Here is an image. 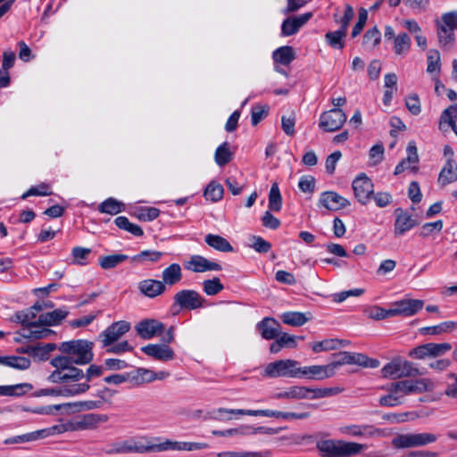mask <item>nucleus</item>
<instances>
[{"label": "nucleus", "instance_id": "obj_8", "mask_svg": "<svg viewBox=\"0 0 457 457\" xmlns=\"http://www.w3.org/2000/svg\"><path fill=\"white\" fill-rule=\"evenodd\" d=\"M90 388L89 384H65L52 388H42L35 392V396H63L71 397L86 393Z\"/></svg>", "mask_w": 457, "mask_h": 457}, {"label": "nucleus", "instance_id": "obj_52", "mask_svg": "<svg viewBox=\"0 0 457 457\" xmlns=\"http://www.w3.org/2000/svg\"><path fill=\"white\" fill-rule=\"evenodd\" d=\"M271 452L270 450H265L262 452H224L222 453H219V457H270Z\"/></svg>", "mask_w": 457, "mask_h": 457}, {"label": "nucleus", "instance_id": "obj_61", "mask_svg": "<svg viewBox=\"0 0 457 457\" xmlns=\"http://www.w3.org/2000/svg\"><path fill=\"white\" fill-rule=\"evenodd\" d=\"M457 119V104H451L442 112L440 116V126L443 123H448L451 126L453 123H456Z\"/></svg>", "mask_w": 457, "mask_h": 457}, {"label": "nucleus", "instance_id": "obj_44", "mask_svg": "<svg viewBox=\"0 0 457 457\" xmlns=\"http://www.w3.org/2000/svg\"><path fill=\"white\" fill-rule=\"evenodd\" d=\"M346 33L337 29L336 31H328L325 35V41L334 49H343L345 46V37Z\"/></svg>", "mask_w": 457, "mask_h": 457}, {"label": "nucleus", "instance_id": "obj_15", "mask_svg": "<svg viewBox=\"0 0 457 457\" xmlns=\"http://www.w3.org/2000/svg\"><path fill=\"white\" fill-rule=\"evenodd\" d=\"M141 351L160 361H169L175 358V353L171 347L165 344H149L141 348Z\"/></svg>", "mask_w": 457, "mask_h": 457}, {"label": "nucleus", "instance_id": "obj_9", "mask_svg": "<svg viewBox=\"0 0 457 457\" xmlns=\"http://www.w3.org/2000/svg\"><path fill=\"white\" fill-rule=\"evenodd\" d=\"M205 299L195 290L184 289L174 295V305L184 310H195L204 307Z\"/></svg>", "mask_w": 457, "mask_h": 457}, {"label": "nucleus", "instance_id": "obj_7", "mask_svg": "<svg viewBox=\"0 0 457 457\" xmlns=\"http://www.w3.org/2000/svg\"><path fill=\"white\" fill-rule=\"evenodd\" d=\"M432 389L429 379L420 378L416 380H400L392 383L387 390L391 393H402L403 395L411 394H422Z\"/></svg>", "mask_w": 457, "mask_h": 457}, {"label": "nucleus", "instance_id": "obj_23", "mask_svg": "<svg viewBox=\"0 0 457 457\" xmlns=\"http://www.w3.org/2000/svg\"><path fill=\"white\" fill-rule=\"evenodd\" d=\"M69 312L66 309H55L53 312L42 313L37 320V328L58 326L68 316Z\"/></svg>", "mask_w": 457, "mask_h": 457}, {"label": "nucleus", "instance_id": "obj_47", "mask_svg": "<svg viewBox=\"0 0 457 457\" xmlns=\"http://www.w3.org/2000/svg\"><path fill=\"white\" fill-rule=\"evenodd\" d=\"M129 257L126 254H111L105 255L99 259V264L104 270L113 269L118 266L120 263L129 260Z\"/></svg>", "mask_w": 457, "mask_h": 457}, {"label": "nucleus", "instance_id": "obj_29", "mask_svg": "<svg viewBox=\"0 0 457 457\" xmlns=\"http://www.w3.org/2000/svg\"><path fill=\"white\" fill-rule=\"evenodd\" d=\"M457 180V164L453 158H448L441 170L438 182L442 186L448 185Z\"/></svg>", "mask_w": 457, "mask_h": 457}, {"label": "nucleus", "instance_id": "obj_24", "mask_svg": "<svg viewBox=\"0 0 457 457\" xmlns=\"http://www.w3.org/2000/svg\"><path fill=\"white\" fill-rule=\"evenodd\" d=\"M157 452H162L167 450H178V451H195L208 447L205 443H195V442H173L166 440L163 443L157 444Z\"/></svg>", "mask_w": 457, "mask_h": 457}, {"label": "nucleus", "instance_id": "obj_14", "mask_svg": "<svg viewBox=\"0 0 457 457\" xmlns=\"http://www.w3.org/2000/svg\"><path fill=\"white\" fill-rule=\"evenodd\" d=\"M135 328L141 338L149 340L162 335L165 330V325L157 320L145 319L139 321Z\"/></svg>", "mask_w": 457, "mask_h": 457}, {"label": "nucleus", "instance_id": "obj_39", "mask_svg": "<svg viewBox=\"0 0 457 457\" xmlns=\"http://www.w3.org/2000/svg\"><path fill=\"white\" fill-rule=\"evenodd\" d=\"M114 223L119 228L128 231L135 237H142L144 235L142 228L130 222L125 216L117 217L114 220Z\"/></svg>", "mask_w": 457, "mask_h": 457}, {"label": "nucleus", "instance_id": "obj_40", "mask_svg": "<svg viewBox=\"0 0 457 457\" xmlns=\"http://www.w3.org/2000/svg\"><path fill=\"white\" fill-rule=\"evenodd\" d=\"M310 379L322 380L332 377L335 374L333 367L330 364L328 365H312L310 366L309 370Z\"/></svg>", "mask_w": 457, "mask_h": 457}, {"label": "nucleus", "instance_id": "obj_3", "mask_svg": "<svg viewBox=\"0 0 457 457\" xmlns=\"http://www.w3.org/2000/svg\"><path fill=\"white\" fill-rule=\"evenodd\" d=\"M436 27L439 46L443 48L451 47L455 41L454 31L457 29V12L444 13L441 21H436Z\"/></svg>", "mask_w": 457, "mask_h": 457}, {"label": "nucleus", "instance_id": "obj_20", "mask_svg": "<svg viewBox=\"0 0 457 457\" xmlns=\"http://www.w3.org/2000/svg\"><path fill=\"white\" fill-rule=\"evenodd\" d=\"M312 16V12H305L298 16H291L283 21L281 25V34L288 37L298 32Z\"/></svg>", "mask_w": 457, "mask_h": 457}, {"label": "nucleus", "instance_id": "obj_31", "mask_svg": "<svg viewBox=\"0 0 457 457\" xmlns=\"http://www.w3.org/2000/svg\"><path fill=\"white\" fill-rule=\"evenodd\" d=\"M182 270L179 263H172L162 270V278L164 286H173L182 279Z\"/></svg>", "mask_w": 457, "mask_h": 457}, {"label": "nucleus", "instance_id": "obj_21", "mask_svg": "<svg viewBox=\"0 0 457 457\" xmlns=\"http://www.w3.org/2000/svg\"><path fill=\"white\" fill-rule=\"evenodd\" d=\"M395 222L394 233L395 237L403 236L405 232L411 230L412 228L418 225L416 220L412 218L411 214L404 212L401 208L395 210Z\"/></svg>", "mask_w": 457, "mask_h": 457}, {"label": "nucleus", "instance_id": "obj_62", "mask_svg": "<svg viewBox=\"0 0 457 457\" xmlns=\"http://www.w3.org/2000/svg\"><path fill=\"white\" fill-rule=\"evenodd\" d=\"M269 114V106L267 105H253L252 107V125L256 126L262 119L267 117Z\"/></svg>", "mask_w": 457, "mask_h": 457}, {"label": "nucleus", "instance_id": "obj_45", "mask_svg": "<svg viewBox=\"0 0 457 457\" xmlns=\"http://www.w3.org/2000/svg\"><path fill=\"white\" fill-rule=\"evenodd\" d=\"M457 328V322L445 321L436 326L425 327L420 329L422 334L440 335L452 331Z\"/></svg>", "mask_w": 457, "mask_h": 457}, {"label": "nucleus", "instance_id": "obj_13", "mask_svg": "<svg viewBox=\"0 0 457 457\" xmlns=\"http://www.w3.org/2000/svg\"><path fill=\"white\" fill-rule=\"evenodd\" d=\"M298 365V361L294 360H279L269 363L265 368V374L270 378L289 377L295 378L294 368Z\"/></svg>", "mask_w": 457, "mask_h": 457}, {"label": "nucleus", "instance_id": "obj_18", "mask_svg": "<svg viewBox=\"0 0 457 457\" xmlns=\"http://www.w3.org/2000/svg\"><path fill=\"white\" fill-rule=\"evenodd\" d=\"M423 305L424 302L422 300L403 299L394 303L393 314L394 316L403 315L410 317L420 312Z\"/></svg>", "mask_w": 457, "mask_h": 457}, {"label": "nucleus", "instance_id": "obj_64", "mask_svg": "<svg viewBox=\"0 0 457 457\" xmlns=\"http://www.w3.org/2000/svg\"><path fill=\"white\" fill-rule=\"evenodd\" d=\"M406 108L412 115H418L421 112L420 98L417 94H411L405 99Z\"/></svg>", "mask_w": 457, "mask_h": 457}, {"label": "nucleus", "instance_id": "obj_50", "mask_svg": "<svg viewBox=\"0 0 457 457\" xmlns=\"http://www.w3.org/2000/svg\"><path fill=\"white\" fill-rule=\"evenodd\" d=\"M203 289L207 295H216L224 289V286L220 279L215 277L212 279L204 280Z\"/></svg>", "mask_w": 457, "mask_h": 457}, {"label": "nucleus", "instance_id": "obj_60", "mask_svg": "<svg viewBox=\"0 0 457 457\" xmlns=\"http://www.w3.org/2000/svg\"><path fill=\"white\" fill-rule=\"evenodd\" d=\"M233 411L231 409L219 408L207 412L206 419L215 420L219 421H227L232 419L231 414Z\"/></svg>", "mask_w": 457, "mask_h": 457}, {"label": "nucleus", "instance_id": "obj_6", "mask_svg": "<svg viewBox=\"0 0 457 457\" xmlns=\"http://www.w3.org/2000/svg\"><path fill=\"white\" fill-rule=\"evenodd\" d=\"M130 328L131 324L127 320L115 321L98 335L97 341L102 347L111 346L117 343Z\"/></svg>", "mask_w": 457, "mask_h": 457}, {"label": "nucleus", "instance_id": "obj_1", "mask_svg": "<svg viewBox=\"0 0 457 457\" xmlns=\"http://www.w3.org/2000/svg\"><path fill=\"white\" fill-rule=\"evenodd\" d=\"M93 348L94 343L86 339L65 341L58 345V350L62 354L56 356V358L67 360V364H88L94 358Z\"/></svg>", "mask_w": 457, "mask_h": 457}, {"label": "nucleus", "instance_id": "obj_16", "mask_svg": "<svg viewBox=\"0 0 457 457\" xmlns=\"http://www.w3.org/2000/svg\"><path fill=\"white\" fill-rule=\"evenodd\" d=\"M185 268L195 273L205 272L209 270L219 271L222 267L220 263L209 261L202 255H192L190 260L185 263Z\"/></svg>", "mask_w": 457, "mask_h": 457}, {"label": "nucleus", "instance_id": "obj_10", "mask_svg": "<svg viewBox=\"0 0 457 457\" xmlns=\"http://www.w3.org/2000/svg\"><path fill=\"white\" fill-rule=\"evenodd\" d=\"M346 120V115L340 108H333L321 113L319 127L326 132L340 129Z\"/></svg>", "mask_w": 457, "mask_h": 457}, {"label": "nucleus", "instance_id": "obj_5", "mask_svg": "<svg viewBox=\"0 0 457 457\" xmlns=\"http://www.w3.org/2000/svg\"><path fill=\"white\" fill-rule=\"evenodd\" d=\"M436 436L432 433H409L397 435L392 439L395 449L424 446L436 442Z\"/></svg>", "mask_w": 457, "mask_h": 457}, {"label": "nucleus", "instance_id": "obj_63", "mask_svg": "<svg viewBox=\"0 0 457 457\" xmlns=\"http://www.w3.org/2000/svg\"><path fill=\"white\" fill-rule=\"evenodd\" d=\"M108 353L121 354L126 352H132L133 346L127 341L117 342L111 346L104 347Z\"/></svg>", "mask_w": 457, "mask_h": 457}, {"label": "nucleus", "instance_id": "obj_36", "mask_svg": "<svg viewBox=\"0 0 457 457\" xmlns=\"http://www.w3.org/2000/svg\"><path fill=\"white\" fill-rule=\"evenodd\" d=\"M233 158V153L230 150V145L228 142L222 143L219 145L214 154L215 162L220 166H225Z\"/></svg>", "mask_w": 457, "mask_h": 457}, {"label": "nucleus", "instance_id": "obj_43", "mask_svg": "<svg viewBox=\"0 0 457 457\" xmlns=\"http://www.w3.org/2000/svg\"><path fill=\"white\" fill-rule=\"evenodd\" d=\"M223 194L224 188L222 185L216 181H211L204 192V196L206 200L214 203L220 201L222 198Z\"/></svg>", "mask_w": 457, "mask_h": 457}, {"label": "nucleus", "instance_id": "obj_4", "mask_svg": "<svg viewBox=\"0 0 457 457\" xmlns=\"http://www.w3.org/2000/svg\"><path fill=\"white\" fill-rule=\"evenodd\" d=\"M381 373L384 378L391 379L415 377L422 374L412 362L400 359H394L392 361L386 364L382 368Z\"/></svg>", "mask_w": 457, "mask_h": 457}, {"label": "nucleus", "instance_id": "obj_51", "mask_svg": "<svg viewBox=\"0 0 457 457\" xmlns=\"http://www.w3.org/2000/svg\"><path fill=\"white\" fill-rule=\"evenodd\" d=\"M353 364L361 367L378 368L379 361L373 358H369L367 355L359 353H352Z\"/></svg>", "mask_w": 457, "mask_h": 457}, {"label": "nucleus", "instance_id": "obj_41", "mask_svg": "<svg viewBox=\"0 0 457 457\" xmlns=\"http://www.w3.org/2000/svg\"><path fill=\"white\" fill-rule=\"evenodd\" d=\"M395 54L397 55L407 53L411 46V39L405 32L399 33L393 42Z\"/></svg>", "mask_w": 457, "mask_h": 457}, {"label": "nucleus", "instance_id": "obj_34", "mask_svg": "<svg viewBox=\"0 0 457 457\" xmlns=\"http://www.w3.org/2000/svg\"><path fill=\"white\" fill-rule=\"evenodd\" d=\"M130 373V381H133L137 385L149 383L155 380L156 378L161 379L163 378L164 374V372H161V376H157L154 371L144 368H138L137 370Z\"/></svg>", "mask_w": 457, "mask_h": 457}, {"label": "nucleus", "instance_id": "obj_28", "mask_svg": "<svg viewBox=\"0 0 457 457\" xmlns=\"http://www.w3.org/2000/svg\"><path fill=\"white\" fill-rule=\"evenodd\" d=\"M108 417L105 414L87 413L79 417L75 424L77 429H92L100 423L107 421Z\"/></svg>", "mask_w": 457, "mask_h": 457}, {"label": "nucleus", "instance_id": "obj_33", "mask_svg": "<svg viewBox=\"0 0 457 457\" xmlns=\"http://www.w3.org/2000/svg\"><path fill=\"white\" fill-rule=\"evenodd\" d=\"M273 60L282 65H289L295 59V53L292 46H280L273 52Z\"/></svg>", "mask_w": 457, "mask_h": 457}, {"label": "nucleus", "instance_id": "obj_17", "mask_svg": "<svg viewBox=\"0 0 457 457\" xmlns=\"http://www.w3.org/2000/svg\"><path fill=\"white\" fill-rule=\"evenodd\" d=\"M319 204L328 211H338L350 205V202L334 191L323 192L320 195Z\"/></svg>", "mask_w": 457, "mask_h": 457}, {"label": "nucleus", "instance_id": "obj_57", "mask_svg": "<svg viewBox=\"0 0 457 457\" xmlns=\"http://www.w3.org/2000/svg\"><path fill=\"white\" fill-rule=\"evenodd\" d=\"M427 60H428L427 71L428 73H433L436 71L440 70L441 60H440V54L437 50L430 49L428 52Z\"/></svg>", "mask_w": 457, "mask_h": 457}, {"label": "nucleus", "instance_id": "obj_38", "mask_svg": "<svg viewBox=\"0 0 457 457\" xmlns=\"http://www.w3.org/2000/svg\"><path fill=\"white\" fill-rule=\"evenodd\" d=\"M97 210L101 213L115 215L124 210V204L114 198H108L98 205Z\"/></svg>", "mask_w": 457, "mask_h": 457}, {"label": "nucleus", "instance_id": "obj_55", "mask_svg": "<svg viewBox=\"0 0 457 457\" xmlns=\"http://www.w3.org/2000/svg\"><path fill=\"white\" fill-rule=\"evenodd\" d=\"M160 210L155 207H143L137 211L136 217L142 221H152L158 218Z\"/></svg>", "mask_w": 457, "mask_h": 457}, {"label": "nucleus", "instance_id": "obj_12", "mask_svg": "<svg viewBox=\"0 0 457 457\" xmlns=\"http://www.w3.org/2000/svg\"><path fill=\"white\" fill-rule=\"evenodd\" d=\"M339 431L342 434L353 436V437H366L375 438L382 437L386 435L385 429L375 427L370 424H352L341 427Z\"/></svg>", "mask_w": 457, "mask_h": 457}, {"label": "nucleus", "instance_id": "obj_26", "mask_svg": "<svg viewBox=\"0 0 457 457\" xmlns=\"http://www.w3.org/2000/svg\"><path fill=\"white\" fill-rule=\"evenodd\" d=\"M50 364L55 370L47 377V380L55 384H68L66 375H64V371L68 368L67 360L54 357L50 361Z\"/></svg>", "mask_w": 457, "mask_h": 457}, {"label": "nucleus", "instance_id": "obj_30", "mask_svg": "<svg viewBox=\"0 0 457 457\" xmlns=\"http://www.w3.org/2000/svg\"><path fill=\"white\" fill-rule=\"evenodd\" d=\"M164 253L155 250H144L139 253L129 258L130 262L135 264L146 265L158 262Z\"/></svg>", "mask_w": 457, "mask_h": 457}, {"label": "nucleus", "instance_id": "obj_54", "mask_svg": "<svg viewBox=\"0 0 457 457\" xmlns=\"http://www.w3.org/2000/svg\"><path fill=\"white\" fill-rule=\"evenodd\" d=\"M75 363H68V368L64 371L68 384H77L76 382L84 378L82 370L77 368Z\"/></svg>", "mask_w": 457, "mask_h": 457}, {"label": "nucleus", "instance_id": "obj_19", "mask_svg": "<svg viewBox=\"0 0 457 457\" xmlns=\"http://www.w3.org/2000/svg\"><path fill=\"white\" fill-rule=\"evenodd\" d=\"M157 444L139 445L131 441H124L114 445V448L109 451L110 453H145L150 452H157Z\"/></svg>", "mask_w": 457, "mask_h": 457}, {"label": "nucleus", "instance_id": "obj_22", "mask_svg": "<svg viewBox=\"0 0 457 457\" xmlns=\"http://www.w3.org/2000/svg\"><path fill=\"white\" fill-rule=\"evenodd\" d=\"M256 328L262 338L271 340L279 336L281 326L275 319L266 317L257 323Z\"/></svg>", "mask_w": 457, "mask_h": 457}, {"label": "nucleus", "instance_id": "obj_32", "mask_svg": "<svg viewBox=\"0 0 457 457\" xmlns=\"http://www.w3.org/2000/svg\"><path fill=\"white\" fill-rule=\"evenodd\" d=\"M205 243L217 251L223 253L233 252V246L223 237L214 234H207L204 237Z\"/></svg>", "mask_w": 457, "mask_h": 457}, {"label": "nucleus", "instance_id": "obj_49", "mask_svg": "<svg viewBox=\"0 0 457 457\" xmlns=\"http://www.w3.org/2000/svg\"><path fill=\"white\" fill-rule=\"evenodd\" d=\"M282 207V196L277 183H273L269 194V209L279 212Z\"/></svg>", "mask_w": 457, "mask_h": 457}, {"label": "nucleus", "instance_id": "obj_2", "mask_svg": "<svg viewBox=\"0 0 457 457\" xmlns=\"http://www.w3.org/2000/svg\"><path fill=\"white\" fill-rule=\"evenodd\" d=\"M366 448L365 445L344 440L327 439L317 443V449L323 457H350Z\"/></svg>", "mask_w": 457, "mask_h": 457}, {"label": "nucleus", "instance_id": "obj_42", "mask_svg": "<svg viewBox=\"0 0 457 457\" xmlns=\"http://www.w3.org/2000/svg\"><path fill=\"white\" fill-rule=\"evenodd\" d=\"M45 435H46V430H37V431L9 437V438L5 439L4 443L5 445L22 444V443L36 441L39 437L45 436Z\"/></svg>", "mask_w": 457, "mask_h": 457}, {"label": "nucleus", "instance_id": "obj_48", "mask_svg": "<svg viewBox=\"0 0 457 457\" xmlns=\"http://www.w3.org/2000/svg\"><path fill=\"white\" fill-rule=\"evenodd\" d=\"M281 320L287 325L300 327L305 324L309 319L303 312H287L282 314Z\"/></svg>", "mask_w": 457, "mask_h": 457}, {"label": "nucleus", "instance_id": "obj_37", "mask_svg": "<svg viewBox=\"0 0 457 457\" xmlns=\"http://www.w3.org/2000/svg\"><path fill=\"white\" fill-rule=\"evenodd\" d=\"M78 403H62V404H54V405H47V406H40L36 407L30 410L32 413L36 414H43V415H53L56 411H68L71 409L72 406H77Z\"/></svg>", "mask_w": 457, "mask_h": 457}, {"label": "nucleus", "instance_id": "obj_11", "mask_svg": "<svg viewBox=\"0 0 457 457\" xmlns=\"http://www.w3.org/2000/svg\"><path fill=\"white\" fill-rule=\"evenodd\" d=\"M352 187L355 198L361 204H366L374 193L372 180L365 174H359L353 181Z\"/></svg>", "mask_w": 457, "mask_h": 457}, {"label": "nucleus", "instance_id": "obj_46", "mask_svg": "<svg viewBox=\"0 0 457 457\" xmlns=\"http://www.w3.org/2000/svg\"><path fill=\"white\" fill-rule=\"evenodd\" d=\"M264 417H272L277 419L283 420H304L310 417L309 412H291V411H271V410H264L263 413Z\"/></svg>", "mask_w": 457, "mask_h": 457}, {"label": "nucleus", "instance_id": "obj_56", "mask_svg": "<svg viewBox=\"0 0 457 457\" xmlns=\"http://www.w3.org/2000/svg\"><path fill=\"white\" fill-rule=\"evenodd\" d=\"M91 253V249L86 247L76 246L71 251L73 262L78 265H86L87 260Z\"/></svg>", "mask_w": 457, "mask_h": 457}, {"label": "nucleus", "instance_id": "obj_35", "mask_svg": "<svg viewBox=\"0 0 457 457\" xmlns=\"http://www.w3.org/2000/svg\"><path fill=\"white\" fill-rule=\"evenodd\" d=\"M29 359L22 356H0V364L8 366L13 369L24 370L29 368L30 366Z\"/></svg>", "mask_w": 457, "mask_h": 457}, {"label": "nucleus", "instance_id": "obj_58", "mask_svg": "<svg viewBox=\"0 0 457 457\" xmlns=\"http://www.w3.org/2000/svg\"><path fill=\"white\" fill-rule=\"evenodd\" d=\"M354 15V12L353 7L350 4L345 5V10L343 17L341 19L337 18V14L334 15V19L336 22L340 23L339 29L345 33H347V29L351 20Z\"/></svg>", "mask_w": 457, "mask_h": 457}, {"label": "nucleus", "instance_id": "obj_53", "mask_svg": "<svg viewBox=\"0 0 457 457\" xmlns=\"http://www.w3.org/2000/svg\"><path fill=\"white\" fill-rule=\"evenodd\" d=\"M52 195L51 187L46 183H41L36 187H31L28 191H26L22 195L21 199L25 200L29 196L36 195V196H46Z\"/></svg>", "mask_w": 457, "mask_h": 457}, {"label": "nucleus", "instance_id": "obj_25", "mask_svg": "<svg viewBox=\"0 0 457 457\" xmlns=\"http://www.w3.org/2000/svg\"><path fill=\"white\" fill-rule=\"evenodd\" d=\"M138 290L142 295L149 298H154L162 295L166 290V287L160 280L148 278L138 283Z\"/></svg>", "mask_w": 457, "mask_h": 457}, {"label": "nucleus", "instance_id": "obj_27", "mask_svg": "<svg viewBox=\"0 0 457 457\" xmlns=\"http://www.w3.org/2000/svg\"><path fill=\"white\" fill-rule=\"evenodd\" d=\"M408 156L403 159L395 169V175H399L403 172L405 170L411 168V164L417 163L419 162V155L417 151L416 143L414 141H410L408 143L407 148Z\"/></svg>", "mask_w": 457, "mask_h": 457}, {"label": "nucleus", "instance_id": "obj_59", "mask_svg": "<svg viewBox=\"0 0 457 457\" xmlns=\"http://www.w3.org/2000/svg\"><path fill=\"white\" fill-rule=\"evenodd\" d=\"M428 347L429 357H438L449 352L452 349V345L449 343H428Z\"/></svg>", "mask_w": 457, "mask_h": 457}]
</instances>
